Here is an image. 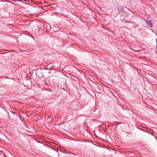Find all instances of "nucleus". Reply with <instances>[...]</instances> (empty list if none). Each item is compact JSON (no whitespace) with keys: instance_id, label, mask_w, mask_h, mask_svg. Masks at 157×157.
<instances>
[{"instance_id":"7ed1b4c3","label":"nucleus","mask_w":157,"mask_h":157,"mask_svg":"<svg viewBox=\"0 0 157 157\" xmlns=\"http://www.w3.org/2000/svg\"><path fill=\"white\" fill-rule=\"evenodd\" d=\"M120 12H121L124 11V8H123V7H121L120 8Z\"/></svg>"},{"instance_id":"423d86ee","label":"nucleus","mask_w":157,"mask_h":157,"mask_svg":"<svg viewBox=\"0 0 157 157\" xmlns=\"http://www.w3.org/2000/svg\"><path fill=\"white\" fill-rule=\"evenodd\" d=\"M78 141H80V142H85V141H84V140L81 141V140H78Z\"/></svg>"},{"instance_id":"39448f33","label":"nucleus","mask_w":157,"mask_h":157,"mask_svg":"<svg viewBox=\"0 0 157 157\" xmlns=\"http://www.w3.org/2000/svg\"><path fill=\"white\" fill-rule=\"evenodd\" d=\"M156 48L157 49V39H156Z\"/></svg>"},{"instance_id":"20e7f679","label":"nucleus","mask_w":157,"mask_h":157,"mask_svg":"<svg viewBox=\"0 0 157 157\" xmlns=\"http://www.w3.org/2000/svg\"><path fill=\"white\" fill-rule=\"evenodd\" d=\"M147 75H149V76L151 77L152 78H155V77L153 76H152L151 75H149L148 74H147Z\"/></svg>"},{"instance_id":"0eeeda50","label":"nucleus","mask_w":157,"mask_h":157,"mask_svg":"<svg viewBox=\"0 0 157 157\" xmlns=\"http://www.w3.org/2000/svg\"><path fill=\"white\" fill-rule=\"evenodd\" d=\"M70 154H73V155H75L74 154V153H70Z\"/></svg>"},{"instance_id":"f257e3e1","label":"nucleus","mask_w":157,"mask_h":157,"mask_svg":"<svg viewBox=\"0 0 157 157\" xmlns=\"http://www.w3.org/2000/svg\"><path fill=\"white\" fill-rule=\"evenodd\" d=\"M146 22L147 24L150 28L152 27V22L151 20H146Z\"/></svg>"},{"instance_id":"6e6552de","label":"nucleus","mask_w":157,"mask_h":157,"mask_svg":"<svg viewBox=\"0 0 157 157\" xmlns=\"http://www.w3.org/2000/svg\"><path fill=\"white\" fill-rule=\"evenodd\" d=\"M156 32L157 33V30L156 31Z\"/></svg>"},{"instance_id":"f03ea898","label":"nucleus","mask_w":157,"mask_h":157,"mask_svg":"<svg viewBox=\"0 0 157 157\" xmlns=\"http://www.w3.org/2000/svg\"><path fill=\"white\" fill-rule=\"evenodd\" d=\"M115 10L116 11H117L118 12V13L117 14H119V13H120V8L118 7H116L115 8Z\"/></svg>"}]
</instances>
